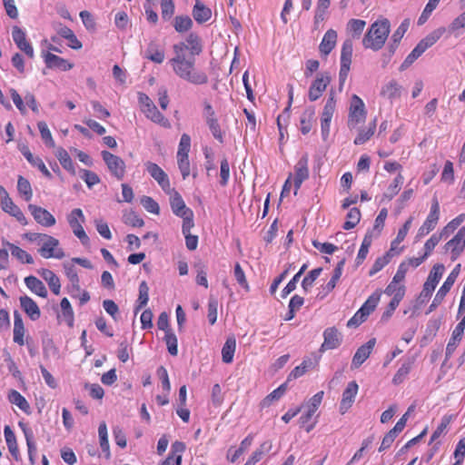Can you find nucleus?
<instances>
[{"label":"nucleus","instance_id":"f257e3e1","mask_svg":"<svg viewBox=\"0 0 465 465\" xmlns=\"http://www.w3.org/2000/svg\"><path fill=\"white\" fill-rule=\"evenodd\" d=\"M173 49L174 56L169 60V64L172 65L174 74L193 84H205L208 82V76L204 72L195 70V58L186 56L188 46L185 43H177L173 46Z\"/></svg>","mask_w":465,"mask_h":465},{"label":"nucleus","instance_id":"f03ea898","mask_svg":"<svg viewBox=\"0 0 465 465\" xmlns=\"http://www.w3.org/2000/svg\"><path fill=\"white\" fill-rule=\"evenodd\" d=\"M390 27L388 19L374 22L362 39L363 46L374 51L381 49L390 34Z\"/></svg>","mask_w":465,"mask_h":465},{"label":"nucleus","instance_id":"7ed1b4c3","mask_svg":"<svg viewBox=\"0 0 465 465\" xmlns=\"http://www.w3.org/2000/svg\"><path fill=\"white\" fill-rule=\"evenodd\" d=\"M29 239L31 241L40 240L43 242L39 249L42 257L45 259H62L64 257V252L59 248V241L56 238L47 234L35 233Z\"/></svg>","mask_w":465,"mask_h":465},{"label":"nucleus","instance_id":"20e7f679","mask_svg":"<svg viewBox=\"0 0 465 465\" xmlns=\"http://www.w3.org/2000/svg\"><path fill=\"white\" fill-rule=\"evenodd\" d=\"M444 270V265L440 263L435 264L431 268L429 276L423 284L422 291L419 296V302L420 304L425 303L430 300L436 286L443 275Z\"/></svg>","mask_w":465,"mask_h":465},{"label":"nucleus","instance_id":"39448f33","mask_svg":"<svg viewBox=\"0 0 465 465\" xmlns=\"http://www.w3.org/2000/svg\"><path fill=\"white\" fill-rule=\"evenodd\" d=\"M366 115L367 111L364 102L357 94H353L350 102L348 127L350 129L355 128L359 124L365 121Z\"/></svg>","mask_w":465,"mask_h":465},{"label":"nucleus","instance_id":"423d86ee","mask_svg":"<svg viewBox=\"0 0 465 465\" xmlns=\"http://www.w3.org/2000/svg\"><path fill=\"white\" fill-rule=\"evenodd\" d=\"M67 222L74 234L81 241L84 245H87L89 243V237L83 228V223L85 222V217L83 211L80 208L74 209L67 215Z\"/></svg>","mask_w":465,"mask_h":465},{"label":"nucleus","instance_id":"0eeeda50","mask_svg":"<svg viewBox=\"0 0 465 465\" xmlns=\"http://www.w3.org/2000/svg\"><path fill=\"white\" fill-rule=\"evenodd\" d=\"M353 45L351 39H346L341 45V67L339 72L340 84H343L346 81L351 64Z\"/></svg>","mask_w":465,"mask_h":465},{"label":"nucleus","instance_id":"6e6552de","mask_svg":"<svg viewBox=\"0 0 465 465\" xmlns=\"http://www.w3.org/2000/svg\"><path fill=\"white\" fill-rule=\"evenodd\" d=\"M102 157L112 175L118 180H122L125 174V163L124 160L108 151H103Z\"/></svg>","mask_w":465,"mask_h":465},{"label":"nucleus","instance_id":"1a4fd4ad","mask_svg":"<svg viewBox=\"0 0 465 465\" xmlns=\"http://www.w3.org/2000/svg\"><path fill=\"white\" fill-rule=\"evenodd\" d=\"M0 196L2 209L5 213L16 218V220L21 223L26 224V219L23 212L16 204L14 203L13 200L9 197L6 190L2 185H0Z\"/></svg>","mask_w":465,"mask_h":465},{"label":"nucleus","instance_id":"9d476101","mask_svg":"<svg viewBox=\"0 0 465 465\" xmlns=\"http://www.w3.org/2000/svg\"><path fill=\"white\" fill-rule=\"evenodd\" d=\"M445 252H450L451 261H456L465 249V227L444 245Z\"/></svg>","mask_w":465,"mask_h":465},{"label":"nucleus","instance_id":"9b49d317","mask_svg":"<svg viewBox=\"0 0 465 465\" xmlns=\"http://www.w3.org/2000/svg\"><path fill=\"white\" fill-rule=\"evenodd\" d=\"M309 158L307 154L302 155L294 166V194L298 193L302 183L309 178V168H308Z\"/></svg>","mask_w":465,"mask_h":465},{"label":"nucleus","instance_id":"f8f14e48","mask_svg":"<svg viewBox=\"0 0 465 465\" xmlns=\"http://www.w3.org/2000/svg\"><path fill=\"white\" fill-rule=\"evenodd\" d=\"M144 165L146 171L158 183L163 191L170 193L172 188L169 177L165 172L158 164L152 162H146Z\"/></svg>","mask_w":465,"mask_h":465},{"label":"nucleus","instance_id":"ddd939ff","mask_svg":"<svg viewBox=\"0 0 465 465\" xmlns=\"http://www.w3.org/2000/svg\"><path fill=\"white\" fill-rule=\"evenodd\" d=\"M28 209L37 223L45 227L54 226L56 223L54 216L46 209L35 204H29Z\"/></svg>","mask_w":465,"mask_h":465},{"label":"nucleus","instance_id":"4468645a","mask_svg":"<svg viewBox=\"0 0 465 465\" xmlns=\"http://www.w3.org/2000/svg\"><path fill=\"white\" fill-rule=\"evenodd\" d=\"M323 339L324 341L320 348L321 352L338 348L342 341L340 331L335 327L325 329L323 331Z\"/></svg>","mask_w":465,"mask_h":465},{"label":"nucleus","instance_id":"2eb2a0df","mask_svg":"<svg viewBox=\"0 0 465 465\" xmlns=\"http://www.w3.org/2000/svg\"><path fill=\"white\" fill-rule=\"evenodd\" d=\"M330 82L331 76L328 73L318 74L309 88V99L311 101H316L319 99Z\"/></svg>","mask_w":465,"mask_h":465},{"label":"nucleus","instance_id":"dca6fc26","mask_svg":"<svg viewBox=\"0 0 465 465\" xmlns=\"http://www.w3.org/2000/svg\"><path fill=\"white\" fill-rule=\"evenodd\" d=\"M344 264H345V259L341 260L337 263L336 267L334 268V270L332 272L330 281L325 285L322 286V289H321L320 292L318 293L319 299L322 300V299L325 298L329 293H331L335 289L337 282H339V280L341 279V277L342 275Z\"/></svg>","mask_w":465,"mask_h":465},{"label":"nucleus","instance_id":"f3484780","mask_svg":"<svg viewBox=\"0 0 465 465\" xmlns=\"http://www.w3.org/2000/svg\"><path fill=\"white\" fill-rule=\"evenodd\" d=\"M12 37L16 46L24 52L29 58L35 55L34 48L30 42L26 39L25 32L18 26L12 29Z\"/></svg>","mask_w":465,"mask_h":465},{"label":"nucleus","instance_id":"a211bd4d","mask_svg":"<svg viewBox=\"0 0 465 465\" xmlns=\"http://www.w3.org/2000/svg\"><path fill=\"white\" fill-rule=\"evenodd\" d=\"M359 386L355 381L348 383L346 389L342 392L341 400L340 402V411L344 414L352 406L356 395L358 393Z\"/></svg>","mask_w":465,"mask_h":465},{"label":"nucleus","instance_id":"6ab92c4d","mask_svg":"<svg viewBox=\"0 0 465 465\" xmlns=\"http://www.w3.org/2000/svg\"><path fill=\"white\" fill-rule=\"evenodd\" d=\"M42 57L47 68L49 69H59L61 71H69L73 68L74 64L50 52H42Z\"/></svg>","mask_w":465,"mask_h":465},{"label":"nucleus","instance_id":"aec40b11","mask_svg":"<svg viewBox=\"0 0 465 465\" xmlns=\"http://www.w3.org/2000/svg\"><path fill=\"white\" fill-rule=\"evenodd\" d=\"M170 205L172 212L178 217L188 215L192 213V210L186 206L182 195L175 191L171 189L170 192Z\"/></svg>","mask_w":465,"mask_h":465},{"label":"nucleus","instance_id":"412c9836","mask_svg":"<svg viewBox=\"0 0 465 465\" xmlns=\"http://www.w3.org/2000/svg\"><path fill=\"white\" fill-rule=\"evenodd\" d=\"M465 330V313L461 321L456 325L455 329L452 331L451 337L446 346V358H450L456 348L458 347L460 341L462 339V335Z\"/></svg>","mask_w":465,"mask_h":465},{"label":"nucleus","instance_id":"4be33fe9","mask_svg":"<svg viewBox=\"0 0 465 465\" xmlns=\"http://www.w3.org/2000/svg\"><path fill=\"white\" fill-rule=\"evenodd\" d=\"M375 343L376 340L373 338L357 349L351 361L352 368H359L370 357Z\"/></svg>","mask_w":465,"mask_h":465},{"label":"nucleus","instance_id":"5701e85b","mask_svg":"<svg viewBox=\"0 0 465 465\" xmlns=\"http://www.w3.org/2000/svg\"><path fill=\"white\" fill-rule=\"evenodd\" d=\"M19 302L22 310L32 321H36L40 318V308L31 297L27 295L21 296Z\"/></svg>","mask_w":465,"mask_h":465},{"label":"nucleus","instance_id":"b1692460","mask_svg":"<svg viewBox=\"0 0 465 465\" xmlns=\"http://www.w3.org/2000/svg\"><path fill=\"white\" fill-rule=\"evenodd\" d=\"M337 32L333 29H329L324 34L319 45V51L323 56L329 55V54L334 49L337 43Z\"/></svg>","mask_w":465,"mask_h":465},{"label":"nucleus","instance_id":"393cba45","mask_svg":"<svg viewBox=\"0 0 465 465\" xmlns=\"http://www.w3.org/2000/svg\"><path fill=\"white\" fill-rule=\"evenodd\" d=\"M192 15L198 24H203L212 17V10L200 0H196L193 7Z\"/></svg>","mask_w":465,"mask_h":465},{"label":"nucleus","instance_id":"a878e982","mask_svg":"<svg viewBox=\"0 0 465 465\" xmlns=\"http://www.w3.org/2000/svg\"><path fill=\"white\" fill-rule=\"evenodd\" d=\"M143 113L152 122L164 128L171 127V124L168 119H166L164 115L157 109L154 104H153L150 107L143 109Z\"/></svg>","mask_w":465,"mask_h":465},{"label":"nucleus","instance_id":"bb28decb","mask_svg":"<svg viewBox=\"0 0 465 465\" xmlns=\"http://www.w3.org/2000/svg\"><path fill=\"white\" fill-rule=\"evenodd\" d=\"M22 154L25 156V158L35 167H36L46 178L51 179L52 173L49 172V170L46 168L45 163L43 160L39 157H35L33 153L30 152L28 147L24 146L21 149Z\"/></svg>","mask_w":465,"mask_h":465},{"label":"nucleus","instance_id":"cd10ccee","mask_svg":"<svg viewBox=\"0 0 465 465\" xmlns=\"http://www.w3.org/2000/svg\"><path fill=\"white\" fill-rule=\"evenodd\" d=\"M143 56L155 64H162L164 60L165 54L164 50L159 47L155 42H151L148 45Z\"/></svg>","mask_w":465,"mask_h":465},{"label":"nucleus","instance_id":"c85d7f7f","mask_svg":"<svg viewBox=\"0 0 465 465\" xmlns=\"http://www.w3.org/2000/svg\"><path fill=\"white\" fill-rule=\"evenodd\" d=\"M19 427L22 429L25 438L26 440V445L28 449V458L32 464H35V457L36 454V444L34 440V433L33 430L27 427L23 422H19Z\"/></svg>","mask_w":465,"mask_h":465},{"label":"nucleus","instance_id":"c756f323","mask_svg":"<svg viewBox=\"0 0 465 465\" xmlns=\"http://www.w3.org/2000/svg\"><path fill=\"white\" fill-rule=\"evenodd\" d=\"M25 283L33 293L42 298L47 297V290L45 284L35 276L30 275L25 277Z\"/></svg>","mask_w":465,"mask_h":465},{"label":"nucleus","instance_id":"7c9ffc66","mask_svg":"<svg viewBox=\"0 0 465 465\" xmlns=\"http://www.w3.org/2000/svg\"><path fill=\"white\" fill-rule=\"evenodd\" d=\"M4 435L6 445L8 447V450L10 451L14 459L18 460L20 458V453L15 432L9 426L6 425L4 429Z\"/></svg>","mask_w":465,"mask_h":465},{"label":"nucleus","instance_id":"2f4dec72","mask_svg":"<svg viewBox=\"0 0 465 465\" xmlns=\"http://www.w3.org/2000/svg\"><path fill=\"white\" fill-rule=\"evenodd\" d=\"M25 326L21 314L18 312L14 313V341L20 346L25 344Z\"/></svg>","mask_w":465,"mask_h":465},{"label":"nucleus","instance_id":"473e14b6","mask_svg":"<svg viewBox=\"0 0 465 465\" xmlns=\"http://www.w3.org/2000/svg\"><path fill=\"white\" fill-rule=\"evenodd\" d=\"M3 246L8 247V249L11 252V254L15 257L18 261H20L23 263H28L31 264L34 262L33 257L25 250L21 249L20 247L7 242L3 241Z\"/></svg>","mask_w":465,"mask_h":465},{"label":"nucleus","instance_id":"72a5a7b5","mask_svg":"<svg viewBox=\"0 0 465 465\" xmlns=\"http://www.w3.org/2000/svg\"><path fill=\"white\" fill-rule=\"evenodd\" d=\"M401 85H400L397 81L391 80L382 86L381 95L392 101L401 96Z\"/></svg>","mask_w":465,"mask_h":465},{"label":"nucleus","instance_id":"f704fd0d","mask_svg":"<svg viewBox=\"0 0 465 465\" xmlns=\"http://www.w3.org/2000/svg\"><path fill=\"white\" fill-rule=\"evenodd\" d=\"M381 292L377 290L371 295L368 297L365 302L359 309L361 314L368 318V316L376 309L380 300Z\"/></svg>","mask_w":465,"mask_h":465},{"label":"nucleus","instance_id":"c9c22d12","mask_svg":"<svg viewBox=\"0 0 465 465\" xmlns=\"http://www.w3.org/2000/svg\"><path fill=\"white\" fill-rule=\"evenodd\" d=\"M44 280L48 283L51 291L58 295L60 293L61 283L59 278L49 269H42L39 272Z\"/></svg>","mask_w":465,"mask_h":465},{"label":"nucleus","instance_id":"e433bc0d","mask_svg":"<svg viewBox=\"0 0 465 465\" xmlns=\"http://www.w3.org/2000/svg\"><path fill=\"white\" fill-rule=\"evenodd\" d=\"M444 32L445 28L440 27L421 39L417 45L420 48L421 51L425 52L441 37Z\"/></svg>","mask_w":465,"mask_h":465},{"label":"nucleus","instance_id":"4c0bfd02","mask_svg":"<svg viewBox=\"0 0 465 465\" xmlns=\"http://www.w3.org/2000/svg\"><path fill=\"white\" fill-rule=\"evenodd\" d=\"M453 286L452 283L446 281L443 282V284L440 286L439 291L437 292L431 304L429 307V311L426 312V314H429L430 312H433L444 300L447 293L450 292L451 287Z\"/></svg>","mask_w":465,"mask_h":465},{"label":"nucleus","instance_id":"58836bf2","mask_svg":"<svg viewBox=\"0 0 465 465\" xmlns=\"http://www.w3.org/2000/svg\"><path fill=\"white\" fill-rule=\"evenodd\" d=\"M272 448V443L271 440L263 441L260 447L255 450L249 460L245 462L244 465H255L258 461H260L262 456L269 452Z\"/></svg>","mask_w":465,"mask_h":465},{"label":"nucleus","instance_id":"ea45409f","mask_svg":"<svg viewBox=\"0 0 465 465\" xmlns=\"http://www.w3.org/2000/svg\"><path fill=\"white\" fill-rule=\"evenodd\" d=\"M376 130V118L371 121L366 129H361L353 143L355 145H361L368 142Z\"/></svg>","mask_w":465,"mask_h":465},{"label":"nucleus","instance_id":"a19ab883","mask_svg":"<svg viewBox=\"0 0 465 465\" xmlns=\"http://www.w3.org/2000/svg\"><path fill=\"white\" fill-rule=\"evenodd\" d=\"M173 25L177 33L183 34L192 29L193 22L189 15H176Z\"/></svg>","mask_w":465,"mask_h":465},{"label":"nucleus","instance_id":"79ce46f5","mask_svg":"<svg viewBox=\"0 0 465 465\" xmlns=\"http://www.w3.org/2000/svg\"><path fill=\"white\" fill-rule=\"evenodd\" d=\"M185 45L188 46L190 52L189 56L194 57L195 55H199L203 51L201 39L195 33L188 35Z\"/></svg>","mask_w":465,"mask_h":465},{"label":"nucleus","instance_id":"37998d69","mask_svg":"<svg viewBox=\"0 0 465 465\" xmlns=\"http://www.w3.org/2000/svg\"><path fill=\"white\" fill-rule=\"evenodd\" d=\"M236 348V341L233 337L228 338L222 349V359L224 363H231Z\"/></svg>","mask_w":465,"mask_h":465},{"label":"nucleus","instance_id":"c03bdc74","mask_svg":"<svg viewBox=\"0 0 465 465\" xmlns=\"http://www.w3.org/2000/svg\"><path fill=\"white\" fill-rule=\"evenodd\" d=\"M56 157L59 160L64 169L70 172L72 174L75 173L74 165L67 151L62 147L57 149Z\"/></svg>","mask_w":465,"mask_h":465},{"label":"nucleus","instance_id":"a18cd8bd","mask_svg":"<svg viewBox=\"0 0 465 465\" xmlns=\"http://www.w3.org/2000/svg\"><path fill=\"white\" fill-rule=\"evenodd\" d=\"M60 306L62 317L69 327H73L74 322V314L69 300L67 298H63L60 302Z\"/></svg>","mask_w":465,"mask_h":465},{"label":"nucleus","instance_id":"49530a36","mask_svg":"<svg viewBox=\"0 0 465 465\" xmlns=\"http://www.w3.org/2000/svg\"><path fill=\"white\" fill-rule=\"evenodd\" d=\"M399 283L392 280L384 290V292L389 296H392V299L399 297V301H401L405 295L406 289L404 285H400Z\"/></svg>","mask_w":465,"mask_h":465},{"label":"nucleus","instance_id":"de8ad7c7","mask_svg":"<svg viewBox=\"0 0 465 465\" xmlns=\"http://www.w3.org/2000/svg\"><path fill=\"white\" fill-rule=\"evenodd\" d=\"M455 419V415L453 414H446L444 415L441 420L440 423L438 425L437 429L433 431L430 443L436 440L438 438H440L446 430L447 427L450 425V423Z\"/></svg>","mask_w":465,"mask_h":465},{"label":"nucleus","instance_id":"09e8293b","mask_svg":"<svg viewBox=\"0 0 465 465\" xmlns=\"http://www.w3.org/2000/svg\"><path fill=\"white\" fill-rule=\"evenodd\" d=\"M411 366L412 361L411 360H407L403 362L392 378L393 384L398 385L402 383L409 375Z\"/></svg>","mask_w":465,"mask_h":465},{"label":"nucleus","instance_id":"8fccbe9b","mask_svg":"<svg viewBox=\"0 0 465 465\" xmlns=\"http://www.w3.org/2000/svg\"><path fill=\"white\" fill-rule=\"evenodd\" d=\"M366 22L361 19H351L347 24V31L353 38H359L364 30Z\"/></svg>","mask_w":465,"mask_h":465},{"label":"nucleus","instance_id":"3c124183","mask_svg":"<svg viewBox=\"0 0 465 465\" xmlns=\"http://www.w3.org/2000/svg\"><path fill=\"white\" fill-rule=\"evenodd\" d=\"M361 220V212L358 208H351L346 215V221L342 225L344 230H351L354 228Z\"/></svg>","mask_w":465,"mask_h":465},{"label":"nucleus","instance_id":"603ef678","mask_svg":"<svg viewBox=\"0 0 465 465\" xmlns=\"http://www.w3.org/2000/svg\"><path fill=\"white\" fill-rule=\"evenodd\" d=\"M17 190L24 199L28 202L33 197V192L30 182L23 176H19L17 180Z\"/></svg>","mask_w":465,"mask_h":465},{"label":"nucleus","instance_id":"864d4df0","mask_svg":"<svg viewBox=\"0 0 465 465\" xmlns=\"http://www.w3.org/2000/svg\"><path fill=\"white\" fill-rule=\"evenodd\" d=\"M464 219L465 214L461 213L448 223V224L440 232L441 236H443L444 239H447L463 223Z\"/></svg>","mask_w":465,"mask_h":465},{"label":"nucleus","instance_id":"5fc2aeb1","mask_svg":"<svg viewBox=\"0 0 465 465\" xmlns=\"http://www.w3.org/2000/svg\"><path fill=\"white\" fill-rule=\"evenodd\" d=\"M9 401L11 403L15 404L23 411L28 412L30 406L25 398L17 391H11L9 393Z\"/></svg>","mask_w":465,"mask_h":465},{"label":"nucleus","instance_id":"6e6d98bb","mask_svg":"<svg viewBox=\"0 0 465 465\" xmlns=\"http://www.w3.org/2000/svg\"><path fill=\"white\" fill-rule=\"evenodd\" d=\"M307 268L306 264H303L299 272L292 277V279L287 283V285L282 291V298H286L292 292L296 289L297 282H299L301 276L303 274Z\"/></svg>","mask_w":465,"mask_h":465},{"label":"nucleus","instance_id":"4d7b16f0","mask_svg":"<svg viewBox=\"0 0 465 465\" xmlns=\"http://www.w3.org/2000/svg\"><path fill=\"white\" fill-rule=\"evenodd\" d=\"M373 237H375V235H373L372 232H367V233L365 234L357 254L358 263L361 262L366 258L369 252V248L371 245Z\"/></svg>","mask_w":465,"mask_h":465},{"label":"nucleus","instance_id":"13d9d810","mask_svg":"<svg viewBox=\"0 0 465 465\" xmlns=\"http://www.w3.org/2000/svg\"><path fill=\"white\" fill-rule=\"evenodd\" d=\"M322 268H315L312 270L302 280V287L305 292H308L312 287L316 279L321 275Z\"/></svg>","mask_w":465,"mask_h":465},{"label":"nucleus","instance_id":"bf43d9fd","mask_svg":"<svg viewBox=\"0 0 465 465\" xmlns=\"http://www.w3.org/2000/svg\"><path fill=\"white\" fill-rule=\"evenodd\" d=\"M314 112L312 110H306L302 113L300 118V130L302 134H307L312 129V120Z\"/></svg>","mask_w":465,"mask_h":465},{"label":"nucleus","instance_id":"052dcab7","mask_svg":"<svg viewBox=\"0 0 465 465\" xmlns=\"http://www.w3.org/2000/svg\"><path fill=\"white\" fill-rule=\"evenodd\" d=\"M149 301V287L146 282H142L139 285V296L137 299V305L135 307V312H138L143 307H144Z\"/></svg>","mask_w":465,"mask_h":465},{"label":"nucleus","instance_id":"680f3d73","mask_svg":"<svg viewBox=\"0 0 465 465\" xmlns=\"http://www.w3.org/2000/svg\"><path fill=\"white\" fill-rule=\"evenodd\" d=\"M336 108V100L334 99L333 94H331L327 99L322 113L321 116V120L331 121L333 114Z\"/></svg>","mask_w":465,"mask_h":465},{"label":"nucleus","instance_id":"e2e57ef3","mask_svg":"<svg viewBox=\"0 0 465 465\" xmlns=\"http://www.w3.org/2000/svg\"><path fill=\"white\" fill-rule=\"evenodd\" d=\"M205 123L214 139H216L219 143H223L224 141V133L221 129L218 118H214Z\"/></svg>","mask_w":465,"mask_h":465},{"label":"nucleus","instance_id":"0e129e2a","mask_svg":"<svg viewBox=\"0 0 465 465\" xmlns=\"http://www.w3.org/2000/svg\"><path fill=\"white\" fill-rule=\"evenodd\" d=\"M287 385L283 383L268 394L262 401V406H269L272 401L280 400L286 391Z\"/></svg>","mask_w":465,"mask_h":465},{"label":"nucleus","instance_id":"69168bd1","mask_svg":"<svg viewBox=\"0 0 465 465\" xmlns=\"http://www.w3.org/2000/svg\"><path fill=\"white\" fill-rule=\"evenodd\" d=\"M444 239L443 236L440 232L433 233L425 242L424 244V257L428 258L435 246Z\"/></svg>","mask_w":465,"mask_h":465},{"label":"nucleus","instance_id":"338daca9","mask_svg":"<svg viewBox=\"0 0 465 465\" xmlns=\"http://www.w3.org/2000/svg\"><path fill=\"white\" fill-rule=\"evenodd\" d=\"M163 340L166 343L168 352L173 356H176L178 353L177 338L173 331L165 332Z\"/></svg>","mask_w":465,"mask_h":465},{"label":"nucleus","instance_id":"774afa93","mask_svg":"<svg viewBox=\"0 0 465 465\" xmlns=\"http://www.w3.org/2000/svg\"><path fill=\"white\" fill-rule=\"evenodd\" d=\"M123 220L125 224L132 227H142L144 224L143 220L134 211L125 213Z\"/></svg>","mask_w":465,"mask_h":465}]
</instances>
